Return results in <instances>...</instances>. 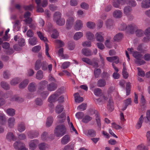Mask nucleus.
<instances>
[{"instance_id": "f257e3e1", "label": "nucleus", "mask_w": 150, "mask_h": 150, "mask_svg": "<svg viewBox=\"0 0 150 150\" xmlns=\"http://www.w3.org/2000/svg\"><path fill=\"white\" fill-rule=\"evenodd\" d=\"M127 50L133 56L137 59L135 63L139 65H142L145 64V62L142 60L143 56L141 53L137 51H134L133 48L127 49Z\"/></svg>"}, {"instance_id": "f03ea898", "label": "nucleus", "mask_w": 150, "mask_h": 150, "mask_svg": "<svg viewBox=\"0 0 150 150\" xmlns=\"http://www.w3.org/2000/svg\"><path fill=\"white\" fill-rule=\"evenodd\" d=\"M67 129L64 124H60L57 126L54 130L55 135L57 137H61L67 133Z\"/></svg>"}, {"instance_id": "7ed1b4c3", "label": "nucleus", "mask_w": 150, "mask_h": 150, "mask_svg": "<svg viewBox=\"0 0 150 150\" xmlns=\"http://www.w3.org/2000/svg\"><path fill=\"white\" fill-rule=\"evenodd\" d=\"M61 13L59 11L54 13L53 15V20L56 24L59 26L64 25L65 23L64 18H62Z\"/></svg>"}, {"instance_id": "20e7f679", "label": "nucleus", "mask_w": 150, "mask_h": 150, "mask_svg": "<svg viewBox=\"0 0 150 150\" xmlns=\"http://www.w3.org/2000/svg\"><path fill=\"white\" fill-rule=\"evenodd\" d=\"M136 28L137 27L134 25H130L127 26L126 24H123L121 25L120 29L122 30H126L127 32L133 33Z\"/></svg>"}, {"instance_id": "39448f33", "label": "nucleus", "mask_w": 150, "mask_h": 150, "mask_svg": "<svg viewBox=\"0 0 150 150\" xmlns=\"http://www.w3.org/2000/svg\"><path fill=\"white\" fill-rule=\"evenodd\" d=\"M58 95L57 94H53L50 96L48 98V101L50 103L49 106L50 107H53L54 106L52 103L57 100Z\"/></svg>"}, {"instance_id": "423d86ee", "label": "nucleus", "mask_w": 150, "mask_h": 150, "mask_svg": "<svg viewBox=\"0 0 150 150\" xmlns=\"http://www.w3.org/2000/svg\"><path fill=\"white\" fill-rule=\"evenodd\" d=\"M13 146L16 149L18 150H28L25 145L21 142H16L13 144Z\"/></svg>"}, {"instance_id": "0eeeda50", "label": "nucleus", "mask_w": 150, "mask_h": 150, "mask_svg": "<svg viewBox=\"0 0 150 150\" xmlns=\"http://www.w3.org/2000/svg\"><path fill=\"white\" fill-rule=\"evenodd\" d=\"M94 114L96 117V122L98 129L100 130L101 129V121L100 115L96 110L94 111Z\"/></svg>"}, {"instance_id": "6e6552de", "label": "nucleus", "mask_w": 150, "mask_h": 150, "mask_svg": "<svg viewBox=\"0 0 150 150\" xmlns=\"http://www.w3.org/2000/svg\"><path fill=\"white\" fill-rule=\"evenodd\" d=\"M74 18L73 16L69 17L66 21V27L67 29H69L72 27L74 22Z\"/></svg>"}, {"instance_id": "1a4fd4ad", "label": "nucleus", "mask_w": 150, "mask_h": 150, "mask_svg": "<svg viewBox=\"0 0 150 150\" xmlns=\"http://www.w3.org/2000/svg\"><path fill=\"white\" fill-rule=\"evenodd\" d=\"M33 20L32 18H29V20H24V21L27 24H29V28L35 30L37 26L36 24L34 23H32Z\"/></svg>"}, {"instance_id": "9d476101", "label": "nucleus", "mask_w": 150, "mask_h": 150, "mask_svg": "<svg viewBox=\"0 0 150 150\" xmlns=\"http://www.w3.org/2000/svg\"><path fill=\"white\" fill-rule=\"evenodd\" d=\"M84 134L88 136L95 137L96 135V132L93 129H91L88 130H85L83 132Z\"/></svg>"}, {"instance_id": "9b49d317", "label": "nucleus", "mask_w": 150, "mask_h": 150, "mask_svg": "<svg viewBox=\"0 0 150 150\" xmlns=\"http://www.w3.org/2000/svg\"><path fill=\"white\" fill-rule=\"evenodd\" d=\"M8 127L10 128L14 127L15 124V119L13 117L8 118L7 121Z\"/></svg>"}, {"instance_id": "f8f14e48", "label": "nucleus", "mask_w": 150, "mask_h": 150, "mask_svg": "<svg viewBox=\"0 0 150 150\" xmlns=\"http://www.w3.org/2000/svg\"><path fill=\"white\" fill-rule=\"evenodd\" d=\"M132 10L131 8L129 6H126L124 8L123 12L128 17L131 16L132 18H133V16L130 14V13L132 11Z\"/></svg>"}, {"instance_id": "ddd939ff", "label": "nucleus", "mask_w": 150, "mask_h": 150, "mask_svg": "<svg viewBox=\"0 0 150 150\" xmlns=\"http://www.w3.org/2000/svg\"><path fill=\"white\" fill-rule=\"evenodd\" d=\"M83 23L82 21L79 20H77L74 26V28L76 31L80 30L83 27Z\"/></svg>"}, {"instance_id": "4468645a", "label": "nucleus", "mask_w": 150, "mask_h": 150, "mask_svg": "<svg viewBox=\"0 0 150 150\" xmlns=\"http://www.w3.org/2000/svg\"><path fill=\"white\" fill-rule=\"evenodd\" d=\"M39 141L37 139H34L30 141L29 143L30 149L31 150L35 149Z\"/></svg>"}, {"instance_id": "2eb2a0df", "label": "nucleus", "mask_w": 150, "mask_h": 150, "mask_svg": "<svg viewBox=\"0 0 150 150\" xmlns=\"http://www.w3.org/2000/svg\"><path fill=\"white\" fill-rule=\"evenodd\" d=\"M39 134L38 131L32 130L29 131L28 133V136L31 139L37 137Z\"/></svg>"}, {"instance_id": "dca6fc26", "label": "nucleus", "mask_w": 150, "mask_h": 150, "mask_svg": "<svg viewBox=\"0 0 150 150\" xmlns=\"http://www.w3.org/2000/svg\"><path fill=\"white\" fill-rule=\"evenodd\" d=\"M103 34L101 32H98L95 34V38L97 41L101 42H103L104 39Z\"/></svg>"}, {"instance_id": "f3484780", "label": "nucleus", "mask_w": 150, "mask_h": 150, "mask_svg": "<svg viewBox=\"0 0 150 150\" xmlns=\"http://www.w3.org/2000/svg\"><path fill=\"white\" fill-rule=\"evenodd\" d=\"M87 39L90 41H94L95 40L94 34L90 31H87L85 33Z\"/></svg>"}, {"instance_id": "a211bd4d", "label": "nucleus", "mask_w": 150, "mask_h": 150, "mask_svg": "<svg viewBox=\"0 0 150 150\" xmlns=\"http://www.w3.org/2000/svg\"><path fill=\"white\" fill-rule=\"evenodd\" d=\"M70 140V137L68 134L65 135L61 139V142L62 144L65 145L68 143Z\"/></svg>"}, {"instance_id": "6ab92c4d", "label": "nucleus", "mask_w": 150, "mask_h": 150, "mask_svg": "<svg viewBox=\"0 0 150 150\" xmlns=\"http://www.w3.org/2000/svg\"><path fill=\"white\" fill-rule=\"evenodd\" d=\"M132 102L131 99L130 98H128L125 100L124 102V106H123L121 110L124 111L127 108L128 106L131 104Z\"/></svg>"}, {"instance_id": "aec40b11", "label": "nucleus", "mask_w": 150, "mask_h": 150, "mask_svg": "<svg viewBox=\"0 0 150 150\" xmlns=\"http://www.w3.org/2000/svg\"><path fill=\"white\" fill-rule=\"evenodd\" d=\"M57 88V85L54 83H52L48 85L47 89L50 91H53L55 90Z\"/></svg>"}, {"instance_id": "412c9836", "label": "nucleus", "mask_w": 150, "mask_h": 150, "mask_svg": "<svg viewBox=\"0 0 150 150\" xmlns=\"http://www.w3.org/2000/svg\"><path fill=\"white\" fill-rule=\"evenodd\" d=\"M144 120V116L142 115L139 119L138 122L137 123L135 127L136 129H139L141 127Z\"/></svg>"}, {"instance_id": "4be33fe9", "label": "nucleus", "mask_w": 150, "mask_h": 150, "mask_svg": "<svg viewBox=\"0 0 150 150\" xmlns=\"http://www.w3.org/2000/svg\"><path fill=\"white\" fill-rule=\"evenodd\" d=\"M122 13L120 10H116L114 11L113 13V16L115 18H119L122 16Z\"/></svg>"}, {"instance_id": "5701e85b", "label": "nucleus", "mask_w": 150, "mask_h": 150, "mask_svg": "<svg viewBox=\"0 0 150 150\" xmlns=\"http://www.w3.org/2000/svg\"><path fill=\"white\" fill-rule=\"evenodd\" d=\"M142 8H147L150 7V1L148 0H143L141 4Z\"/></svg>"}, {"instance_id": "b1692460", "label": "nucleus", "mask_w": 150, "mask_h": 150, "mask_svg": "<svg viewBox=\"0 0 150 150\" xmlns=\"http://www.w3.org/2000/svg\"><path fill=\"white\" fill-rule=\"evenodd\" d=\"M107 109L110 111H112L114 109V107L113 100L111 99L109 100L107 106Z\"/></svg>"}, {"instance_id": "393cba45", "label": "nucleus", "mask_w": 150, "mask_h": 150, "mask_svg": "<svg viewBox=\"0 0 150 150\" xmlns=\"http://www.w3.org/2000/svg\"><path fill=\"white\" fill-rule=\"evenodd\" d=\"M75 101L76 103H80L83 101V98L79 96L78 93H76L74 94Z\"/></svg>"}, {"instance_id": "a878e982", "label": "nucleus", "mask_w": 150, "mask_h": 150, "mask_svg": "<svg viewBox=\"0 0 150 150\" xmlns=\"http://www.w3.org/2000/svg\"><path fill=\"white\" fill-rule=\"evenodd\" d=\"M82 53L85 56L87 57L90 56L92 55L91 51L88 49L84 48L82 50Z\"/></svg>"}, {"instance_id": "bb28decb", "label": "nucleus", "mask_w": 150, "mask_h": 150, "mask_svg": "<svg viewBox=\"0 0 150 150\" xmlns=\"http://www.w3.org/2000/svg\"><path fill=\"white\" fill-rule=\"evenodd\" d=\"M48 81H42L38 84L39 87L40 89H43L46 87Z\"/></svg>"}, {"instance_id": "cd10ccee", "label": "nucleus", "mask_w": 150, "mask_h": 150, "mask_svg": "<svg viewBox=\"0 0 150 150\" xmlns=\"http://www.w3.org/2000/svg\"><path fill=\"white\" fill-rule=\"evenodd\" d=\"M25 129V124L22 122L18 124L17 126V130L20 132H23Z\"/></svg>"}, {"instance_id": "c85d7f7f", "label": "nucleus", "mask_w": 150, "mask_h": 150, "mask_svg": "<svg viewBox=\"0 0 150 150\" xmlns=\"http://www.w3.org/2000/svg\"><path fill=\"white\" fill-rule=\"evenodd\" d=\"M83 35V33L82 32H76L74 36V39L75 40H78L81 38Z\"/></svg>"}, {"instance_id": "c756f323", "label": "nucleus", "mask_w": 150, "mask_h": 150, "mask_svg": "<svg viewBox=\"0 0 150 150\" xmlns=\"http://www.w3.org/2000/svg\"><path fill=\"white\" fill-rule=\"evenodd\" d=\"M28 90L30 92L35 91L36 89V86L34 83H31L29 84L28 86Z\"/></svg>"}, {"instance_id": "7c9ffc66", "label": "nucleus", "mask_w": 150, "mask_h": 150, "mask_svg": "<svg viewBox=\"0 0 150 150\" xmlns=\"http://www.w3.org/2000/svg\"><path fill=\"white\" fill-rule=\"evenodd\" d=\"M29 80L28 79H25L20 83L19 87L20 89H23L27 86Z\"/></svg>"}, {"instance_id": "2f4dec72", "label": "nucleus", "mask_w": 150, "mask_h": 150, "mask_svg": "<svg viewBox=\"0 0 150 150\" xmlns=\"http://www.w3.org/2000/svg\"><path fill=\"white\" fill-rule=\"evenodd\" d=\"M21 81V79L19 78H15L12 79L10 82L11 85L15 86L18 84Z\"/></svg>"}, {"instance_id": "473e14b6", "label": "nucleus", "mask_w": 150, "mask_h": 150, "mask_svg": "<svg viewBox=\"0 0 150 150\" xmlns=\"http://www.w3.org/2000/svg\"><path fill=\"white\" fill-rule=\"evenodd\" d=\"M43 77V72L41 70H38L36 74V78L38 80H41Z\"/></svg>"}, {"instance_id": "72a5a7b5", "label": "nucleus", "mask_w": 150, "mask_h": 150, "mask_svg": "<svg viewBox=\"0 0 150 150\" xmlns=\"http://www.w3.org/2000/svg\"><path fill=\"white\" fill-rule=\"evenodd\" d=\"M6 139L9 141L13 140L15 139V136L13 133L12 132L8 133L6 136Z\"/></svg>"}, {"instance_id": "f704fd0d", "label": "nucleus", "mask_w": 150, "mask_h": 150, "mask_svg": "<svg viewBox=\"0 0 150 150\" xmlns=\"http://www.w3.org/2000/svg\"><path fill=\"white\" fill-rule=\"evenodd\" d=\"M42 62L40 59H38L36 62L35 65V69L37 70L40 69L41 67Z\"/></svg>"}, {"instance_id": "c9c22d12", "label": "nucleus", "mask_w": 150, "mask_h": 150, "mask_svg": "<svg viewBox=\"0 0 150 150\" xmlns=\"http://www.w3.org/2000/svg\"><path fill=\"white\" fill-rule=\"evenodd\" d=\"M97 85L99 87H104L106 85V81L103 79H99L97 83Z\"/></svg>"}, {"instance_id": "e433bc0d", "label": "nucleus", "mask_w": 150, "mask_h": 150, "mask_svg": "<svg viewBox=\"0 0 150 150\" xmlns=\"http://www.w3.org/2000/svg\"><path fill=\"white\" fill-rule=\"evenodd\" d=\"M123 37V35L121 33H119L115 35L114 37V40L116 41L121 40Z\"/></svg>"}, {"instance_id": "4c0bfd02", "label": "nucleus", "mask_w": 150, "mask_h": 150, "mask_svg": "<svg viewBox=\"0 0 150 150\" xmlns=\"http://www.w3.org/2000/svg\"><path fill=\"white\" fill-rule=\"evenodd\" d=\"M28 42L29 44L32 45H36L38 42L37 38L35 37L30 38L29 39Z\"/></svg>"}, {"instance_id": "58836bf2", "label": "nucleus", "mask_w": 150, "mask_h": 150, "mask_svg": "<svg viewBox=\"0 0 150 150\" xmlns=\"http://www.w3.org/2000/svg\"><path fill=\"white\" fill-rule=\"evenodd\" d=\"M145 122L149 124L150 122V110H147L146 112V116L145 120Z\"/></svg>"}, {"instance_id": "ea45409f", "label": "nucleus", "mask_w": 150, "mask_h": 150, "mask_svg": "<svg viewBox=\"0 0 150 150\" xmlns=\"http://www.w3.org/2000/svg\"><path fill=\"white\" fill-rule=\"evenodd\" d=\"M127 4L131 8L135 7L137 4L135 0H127Z\"/></svg>"}, {"instance_id": "a19ab883", "label": "nucleus", "mask_w": 150, "mask_h": 150, "mask_svg": "<svg viewBox=\"0 0 150 150\" xmlns=\"http://www.w3.org/2000/svg\"><path fill=\"white\" fill-rule=\"evenodd\" d=\"M58 120L59 122L62 123L64 122L66 119V116L64 113H62L60 115H58L57 117Z\"/></svg>"}, {"instance_id": "79ce46f5", "label": "nucleus", "mask_w": 150, "mask_h": 150, "mask_svg": "<svg viewBox=\"0 0 150 150\" xmlns=\"http://www.w3.org/2000/svg\"><path fill=\"white\" fill-rule=\"evenodd\" d=\"M1 86L2 88L6 90H8L10 88V86L5 81L1 82Z\"/></svg>"}, {"instance_id": "37998d69", "label": "nucleus", "mask_w": 150, "mask_h": 150, "mask_svg": "<svg viewBox=\"0 0 150 150\" xmlns=\"http://www.w3.org/2000/svg\"><path fill=\"white\" fill-rule=\"evenodd\" d=\"M3 98H6L5 96V94H4L2 91H0V106L5 103V101Z\"/></svg>"}, {"instance_id": "c03bdc74", "label": "nucleus", "mask_w": 150, "mask_h": 150, "mask_svg": "<svg viewBox=\"0 0 150 150\" xmlns=\"http://www.w3.org/2000/svg\"><path fill=\"white\" fill-rule=\"evenodd\" d=\"M86 26L90 29H93L96 26L95 23L93 22L88 21L86 23Z\"/></svg>"}, {"instance_id": "a18cd8bd", "label": "nucleus", "mask_w": 150, "mask_h": 150, "mask_svg": "<svg viewBox=\"0 0 150 150\" xmlns=\"http://www.w3.org/2000/svg\"><path fill=\"white\" fill-rule=\"evenodd\" d=\"M6 112L10 116H13L15 114V110L12 108L8 109L6 110Z\"/></svg>"}, {"instance_id": "49530a36", "label": "nucleus", "mask_w": 150, "mask_h": 150, "mask_svg": "<svg viewBox=\"0 0 150 150\" xmlns=\"http://www.w3.org/2000/svg\"><path fill=\"white\" fill-rule=\"evenodd\" d=\"M113 22L112 20L109 19L107 20L106 22V25L107 28L108 29L112 28L113 25Z\"/></svg>"}, {"instance_id": "de8ad7c7", "label": "nucleus", "mask_w": 150, "mask_h": 150, "mask_svg": "<svg viewBox=\"0 0 150 150\" xmlns=\"http://www.w3.org/2000/svg\"><path fill=\"white\" fill-rule=\"evenodd\" d=\"M63 107L61 105H58L56 107L55 111L57 113L59 114L63 110Z\"/></svg>"}, {"instance_id": "09e8293b", "label": "nucleus", "mask_w": 150, "mask_h": 150, "mask_svg": "<svg viewBox=\"0 0 150 150\" xmlns=\"http://www.w3.org/2000/svg\"><path fill=\"white\" fill-rule=\"evenodd\" d=\"M37 34L40 40L44 41L45 42L47 41V38L44 37V35L41 32H37Z\"/></svg>"}, {"instance_id": "8fccbe9b", "label": "nucleus", "mask_w": 150, "mask_h": 150, "mask_svg": "<svg viewBox=\"0 0 150 150\" xmlns=\"http://www.w3.org/2000/svg\"><path fill=\"white\" fill-rule=\"evenodd\" d=\"M48 64L47 63L46 61H43L41 67L42 70L44 71L47 70Z\"/></svg>"}, {"instance_id": "3c124183", "label": "nucleus", "mask_w": 150, "mask_h": 150, "mask_svg": "<svg viewBox=\"0 0 150 150\" xmlns=\"http://www.w3.org/2000/svg\"><path fill=\"white\" fill-rule=\"evenodd\" d=\"M47 147V145L45 143H42L38 145L39 149L40 150H45Z\"/></svg>"}, {"instance_id": "603ef678", "label": "nucleus", "mask_w": 150, "mask_h": 150, "mask_svg": "<svg viewBox=\"0 0 150 150\" xmlns=\"http://www.w3.org/2000/svg\"><path fill=\"white\" fill-rule=\"evenodd\" d=\"M6 117L5 115L3 114H0V124L4 125V122L6 121Z\"/></svg>"}, {"instance_id": "864d4df0", "label": "nucleus", "mask_w": 150, "mask_h": 150, "mask_svg": "<svg viewBox=\"0 0 150 150\" xmlns=\"http://www.w3.org/2000/svg\"><path fill=\"white\" fill-rule=\"evenodd\" d=\"M53 121V119L52 117H48L46 123V126L47 127H49L50 126L52 123Z\"/></svg>"}, {"instance_id": "5fc2aeb1", "label": "nucleus", "mask_w": 150, "mask_h": 150, "mask_svg": "<svg viewBox=\"0 0 150 150\" xmlns=\"http://www.w3.org/2000/svg\"><path fill=\"white\" fill-rule=\"evenodd\" d=\"M84 62L90 65H92V62L89 58L83 57L81 59Z\"/></svg>"}, {"instance_id": "6e6d98bb", "label": "nucleus", "mask_w": 150, "mask_h": 150, "mask_svg": "<svg viewBox=\"0 0 150 150\" xmlns=\"http://www.w3.org/2000/svg\"><path fill=\"white\" fill-rule=\"evenodd\" d=\"M86 104L84 103H83L78 106L77 109L79 110L83 111L86 109Z\"/></svg>"}, {"instance_id": "4d7b16f0", "label": "nucleus", "mask_w": 150, "mask_h": 150, "mask_svg": "<svg viewBox=\"0 0 150 150\" xmlns=\"http://www.w3.org/2000/svg\"><path fill=\"white\" fill-rule=\"evenodd\" d=\"M101 72V70L99 69H95L94 70V74L96 78H98Z\"/></svg>"}, {"instance_id": "13d9d810", "label": "nucleus", "mask_w": 150, "mask_h": 150, "mask_svg": "<svg viewBox=\"0 0 150 150\" xmlns=\"http://www.w3.org/2000/svg\"><path fill=\"white\" fill-rule=\"evenodd\" d=\"M52 31L53 33L51 36L52 38L54 39L57 38L59 35L58 32L55 29H53Z\"/></svg>"}, {"instance_id": "bf43d9fd", "label": "nucleus", "mask_w": 150, "mask_h": 150, "mask_svg": "<svg viewBox=\"0 0 150 150\" xmlns=\"http://www.w3.org/2000/svg\"><path fill=\"white\" fill-rule=\"evenodd\" d=\"M92 119V118L90 116H86L82 120L83 122L85 123H87L89 121H91Z\"/></svg>"}, {"instance_id": "052dcab7", "label": "nucleus", "mask_w": 150, "mask_h": 150, "mask_svg": "<svg viewBox=\"0 0 150 150\" xmlns=\"http://www.w3.org/2000/svg\"><path fill=\"white\" fill-rule=\"evenodd\" d=\"M80 6L83 9L87 10L88 8L89 5L85 2H83L81 4Z\"/></svg>"}, {"instance_id": "680f3d73", "label": "nucleus", "mask_w": 150, "mask_h": 150, "mask_svg": "<svg viewBox=\"0 0 150 150\" xmlns=\"http://www.w3.org/2000/svg\"><path fill=\"white\" fill-rule=\"evenodd\" d=\"M70 65V63L69 62H65L62 63L61 67L63 69H66Z\"/></svg>"}, {"instance_id": "e2e57ef3", "label": "nucleus", "mask_w": 150, "mask_h": 150, "mask_svg": "<svg viewBox=\"0 0 150 150\" xmlns=\"http://www.w3.org/2000/svg\"><path fill=\"white\" fill-rule=\"evenodd\" d=\"M69 127L70 130L71 132H74L76 134H78L77 130L75 128L72 123H70V124H69Z\"/></svg>"}, {"instance_id": "0e129e2a", "label": "nucleus", "mask_w": 150, "mask_h": 150, "mask_svg": "<svg viewBox=\"0 0 150 150\" xmlns=\"http://www.w3.org/2000/svg\"><path fill=\"white\" fill-rule=\"evenodd\" d=\"M41 47L39 45H37L34 47L32 49V51L34 52H38L41 49Z\"/></svg>"}, {"instance_id": "69168bd1", "label": "nucleus", "mask_w": 150, "mask_h": 150, "mask_svg": "<svg viewBox=\"0 0 150 150\" xmlns=\"http://www.w3.org/2000/svg\"><path fill=\"white\" fill-rule=\"evenodd\" d=\"M137 150H148V149L144 144H141L137 146Z\"/></svg>"}, {"instance_id": "338daca9", "label": "nucleus", "mask_w": 150, "mask_h": 150, "mask_svg": "<svg viewBox=\"0 0 150 150\" xmlns=\"http://www.w3.org/2000/svg\"><path fill=\"white\" fill-rule=\"evenodd\" d=\"M49 94L48 92L47 91H45L42 92L40 93V96L42 98H47Z\"/></svg>"}, {"instance_id": "774afa93", "label": "nucleus", "mask_w": 150, "mask_h": 150, "mask_svg": "<svg viewBox=\"0 0 150 150\" xmlns=\"http://www.w3.org/2000/svg\"><path fill=\"white\" fill-rule=\"evenodd\" d=\"M147 144L148 146H150V131H148L146 133Z\"/></svg>"}]
</instances>
